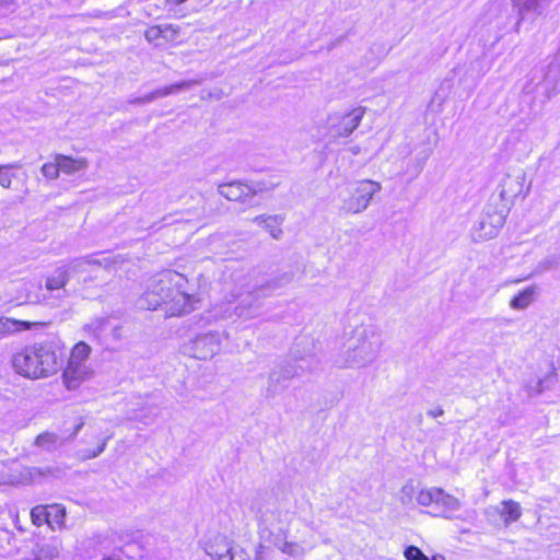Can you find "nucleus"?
<instances>
[{
  "mask_svg": "<svg viewBox=\"0 0 560 560\" xmlns=\"http://www.w3.org/2000/svg\"><path fill=\"white\" fill-rule=\"evenodd\" d=\"M536 293H537L536 285L527 287L526 289L520 291L511 300L510 306L513 310H525L534 302Z\"/></svg>",
  "mask_w": 560,
  "mask_h": 560,
  "instance_id": "bb28decb",
  "label": "nucleus"
},
{
  "mask_svg": "<svg viewBox=\"0 0 560 560\" xmlns=\"http://www.w3.org/2000/svg\"><path fill=\"white\" fill-rule=\"evenodd\" d=\"M191 83L192 82H190V81H182V82H178V83L171 84L168 86L160 88V89H156V90L152 91L151 93L145 94L142 97L132 98V100L129 101V103L130 104H147V103H151V102H153L156 98L165 97V96H167L170 94L177 93V92H179L183 89H187L188 86H190Z\"/></svg>",
  "mask_w": 560,
  "mask_h": 560,
  "instance_id": "4468645a",
  "label": "nucleus"
},
{
  "mask_svg": "<svg viewBox=\"0 0 560 560\" xmlns=\"http://www.w3.org/2000/svg\"><path fill=\"white\" fill-rule=\"evenodd\" d=\"M541 88L548 97L560 92V68L558 65H550L541 82Z\"/></svg>",
  "mask_w": 560,
  "mask_h": 560,
  "instance_id": "4be33fe9",
  "label": "nucleus"
},
{
  "mask_svg": "<svg viewBox=\"0 0 560 560\" xmlns=\"http://www.w3.org/2000/svg\"><path fill=\"white\" fill-rule=\"evenodd\" d=\"M440 495H442V488H421L417 492V503L429 508L430 513L433 515Z\"/></svg>",
  "mask_w": 560,
  "mask_h": 560,
  "instance_id": "b1692460",
  "label": "nucleus"
},
{
  "mask_svg": "<svg viewBox=\"0 0 560 560\" xmlns=\"http://www.w3.org/2000/svg\"><path fill=\"white\" fill-rule=\"evenodd\" d=\"M108 260H100L94 256L79 257L72 259L65 269L69 270V276L80 275L84 272H91L95 267H101L103 265L107 266Z\"/></svg>",
  "mask_w": 560,
  "mask_h": 560,
  "instance_id": "2eb2a0df",
  "label": "nucleus"
},
{
  "mask_svg": "<svg viewBox=\"0 0 560 560\" xmlns=\"http://www.w3.org/2000/svg\"><path fill=\"white\" fill-rule=\"evenodd\" d=\"M179 34V28L177 26H174L172 24H165L163 25V34L162 39L165 42H174L177 39Z\"/></svg>",
  "mask_w": 560,
  "mask_h": 560,
  "instance_id": "4c0bfd02",
  "label": "nucleus"
},
{
  "mask_svg": "<svg viewBox=\"0 0 560 560\" xmlns=\"http://www.w3.org/2000/svg\"><path fill=\"white\" fill-rule=\"evenodd\" d=\"M82 427H83V422L81 421L79 424L75 425L73 433L69 436L68 440L74 439L78 435V433L80 432V430L82 429Z\"/></svg>",
  "mask_w": 560,
  "mask_h": 560,
  "instance_id": "c03bdc74",
  "label": "nucleus"
},
{
  "mask_svg": "<svg viewBox=\"0 0 560 560\" xmlns=\"http://www.w3.org/2000/svg\"><path fill=\"white\" fill-rule=\"evenodd\" d=\"M63 518H65V516H61V513L52 512V516H51L52 524L54 523L61 524Z\"/></svg>",
  "mask_w": 560,
  "mask_h": 560,
  "instance_id": "37998d69",
  "label": "nucleus"
},
{
  "mask_svg": "<svg viewBox=\"0 0 560 560\" xmlns=\"http://www.w3.org/2000/svg\"><path fill=\"white\" fill-rule=\"evenodd\" d=\"M273 187V184L267 185L265 182H252L250 184H247L234 180L219 185L218 191L229 200L240 201L252 206L254 203V198L258 194L270 190Z\"/></svg>",
  "mask_w": 560,
  "mask_h": 560,
  "instance_id": "6e6552de",
  "label": "nucleus"
},
{
  "mask_svg": "<svg viewBox=\"0 0 560 560\" xmlns=\"http://www.w3.org/2000/svg\"><path fill=\"white\" fill-rule=\"evenodd\" d=\"M90 346L81 341L73 347L68 362H73L77 364H86V360L90 355Z\"/></svg>",
  "mask_w": 560,
  "mask_h": 560,
  "instance_id": "7c9ffc66",
  "label": "nucleus"
},
{
  "mask_svg": "<svg viewBox=\"0 0 560 560\" xmlns=\"http://www.w3.org/2000/svg\"><path fill=\"white\" fill-rule=\"evenodd\" d=\"M420 488H417L412 485V482H408L402 486L400 490V501L405 505L412 504L413 501L417 502V492Z\"/></svg>",
  "mask_w": 560,
  "mask_h": 560,
  "instance_id": "72a5a7b5",
  "label": "nucleus"
},
{
  "mask_svg": "<svg viewBox=\"0 0 560 560\" xmlns=\"http://www.w3.org/2000/svg\"><path fill=\"white\" fill-rule=\"evenodd\" d=\"M103 560H118V559L113 558V557H108V558H105V559H103Z\"/></svg>",
  "mask_w": 560,
  "mask_h": 560,
  "instance_id": "de8ad7c7",
  "label": "nucleus"
},
{
  "mask_svg": "<svg viewBox=\"0 0 560 560\" xmlns=\"http://www.w3.org/2000/svg\"><path fill=\"white\" fill-rule=\"evenodd\" d=\"M63 357V351L56 343L40 342L16 352L12 357V366L27 378L48 377L60 370Z\"/></svg>",
  "mask_w": 560,
  "mask_h": 560,
  "instance_id": "20e7f679",
  "label": "nucleus"
},
{
  "mask_svg": "<svg viewBox=\"0 0 560 560\" xmlns=\"http://www.w3.org/2000/svg\"><path fill=\"white\" fill-rule=\"evenodd\" d=\"M505 223L504 210L488 206L472 229V238L482 242L495 237Z\"/></svg>",
  "mask_w": 560,
  "mask_h": 560,
  "instance_id": "1a4fd4ad",
  "label": "nucleus"
},
{
  "mask_svg": "<svg viewBox=\"0 0 560 560\" xmlns=\"http://www.w3.org/2000/svg\"><path fill=\"white\" fill-rule=\"evenodd\" d=\"M407 560H429V558L416 546H409L405 550Z\"/></svg>",
  "mask_w": 560,
  "mask_h": 560,
  "instance_id": "58836bf2",
  "label": "nucleus"
},
{
  "mask_svg": "<svg viewBox=\"0 0 560 560\" xmlns=\"http://www.w3.org/2000/svg\"><path fill=\"white\" fill-rule=\"evenodd\" d=\"M518 8V21L516 23V30L520 26L522 20H524L527 13L534 15H541L546 8L549 5L550 0H514Z\"/></svg>",
  "mask_w": 560,
  "mask_h": 560,
  "instance_id": "a211bd4d",
  "label": "nucleus"
},
{
  "mask_svg": "<svg viewBox=\"0 0 560 560\" xmlns=\"http://www.w3.org/2000/svg\"><path fill=\"white\" fill-rule=\"evenodd\" d=\"M221 342L222 335L218 331L199 334L187 346L186 351L198 360H208L220 351Z\"/></svg>",
  "mask_w": 560,
  "mask_h": 560,
  "instance_id": "9d476101",
  "label": "nucleus"
},
{
  "mask_svg": "<svg viewBox=\"0 0 560 560\" xmlns=\"http://www.w3.org/2000/svg\"><path fill=\"white\" fill-rule=\"evenodd\" d=\"M292 280L291 276L283 275L281 278L268 280L265 283H252L248 276L240 278V282L231 290V299L224 308H214L210 312L209 318H232L244 317L255 318L261 315V300L283 284Z\"/></svg>",
  "mask_w": 560,
  "mask_h": 560,
  "instance_id": "f03ea898",
  "label": "nucleus"
},
{
  "mask_svg": "<svg viewBox=\"0 0 560 560\" xmlns=\"http://www.w3.org/2000/svg\"><path fill=\"white\" fill-rule=\"evenodd\" d=\"M257 518L259 522L261 538H266L267 534L271 535L273 529L279 532L283 530V512L273 504L261 505L257 511Z\"/></svg>",
  "mask_w": 560,
  "mask_h": 560,
  "instance_id": "9b49d317",
  "label": "nucleus"
},
{
  "mask_svg": "<svg viewBox=\"0 0 560 560\" xmlns=\"http://www.w3.org/2000/svg\"><path fill=\"white\" fill-rule=\"evenodd\" d=\"M497 511L506 526L516 522L522 515V508L520 503L513 500L503 501L501 506L497 508Z\"/></svg>",
  "mask_w": 560,
  "mask_h": 560,
  "instance_id": "393cba45",
  "label": "nucleus"
},
{
  "mask_svg": "<svg viewBox=\"0 0 560 560\" xmlns=\"http://www.w3.org/2000/svg\"><path fill=\"white\" fill-rule=\"evenodd\" d=\"M42 173L46 178L55 179L58 177L61 170L59 167L58 155L56 156L55 162L45 163L42 166Z\"/></svg>",
  "mask_w": 560,
  "mask_h": 560,
  "instance_id": "c9c22d12",
  "label": "nucleus"
},
{
  "mask_svg": "<svg viewBox=\"0 0 560 560\" xmlns=\"http://www.w3.org/2000/svg\"><path fill=\"white\" fill-rule=\"evenodd\" d=\"M524 177L506 176L502 183L500 197L502 200L512 199L522 192Z\"/></svg>",
  "mask_w": 560,
  "mask_h": 560,
  "instance_id": "a878e982",
  "label": "nucleus"
},
{
  "mask_svg": "<svg viewBox=\"0 0 560 560\" xmlns=\"http://www.w3.org/2000/svg\"><path fill=\"white\" fill-rule=\"evenodd\" d=\"M199 546L211 560H250L243 549L233 548L232 541L215 530L207 532Z\"/></svg>",
  "mask_w": 560,
  "mask_h": 560,
  "instance_id": "423d86ee",
  "label": "nucleus"
},
{
  "mask_svg": "<svg viewBox=\"0 0 560 560\" xmlns=\"http://www.w3.org/2000/svg\"><path fill=\"white\" fill-rule=\"evenodd\" d=\"M162 34H163V25H154V26H150L144 32V37L149 43L159 44V40L162 39Z\"/></svg>",
  "mask_w": 560,
  "mask_h": 560,
  "instance_id": "e433bc0d",
  "label": "nucleus"
},
{
  "mask_svg": "<svg viewBox=\"0 0 560 560\" xmlns=\"http://www.w3.org/2000/svg\"><path fill=\"white\" fill-rule=\"evenodd\" d=\"M52 512L61 513V516H66V511L60 505H49V506H35L31 511V518L34 525L40 526L44 523H47L49 526L52 527Z\"/></svg>",
  "mask_w": 560,
  "mask_h": 560,
  "instance_id": "6ab92c4d",
  "label": "nucleus"
},
{
  "mask_svg": "<svg viewBox=\"0 0 560 560\" xmlns=\"http://www.w3.org/2000/svg\"><path fill=\"white\" fill-rule=\"evenodd\" d=\"M106 444H107V440L103 441L102 444L95 451H93L90 455H88V458H95L100 454H102L106 447Z\"/></svg>",
  "mask_w": 560,
  "mask_h": 560,
  "instance_id": "ea45409f",
  "label": "nucleus"
},
{
  "mask_svg": "<svg viewBox=\"0 0 560 560\" xmlns=\"http://www.w3.org/2000/svg\"><path fill=\"white\" fill-rule=\"evenodd\" d=\"M66 441V439H61L55 433L44 432L36 438V445L51 451L63 445Z\"/></svg>",
  "mask_w": 560,
  "mask_h": 560,
  "instance_id": "c85d7f7f",
  "label": "nucleus"
},
{
  "mask_svg": "<svg viewBox=\"0 0 560 560\" xmlns=\"http://www.w3.org/2000/svg\"><path fill=\"white\" fill-rule=\"evenodd\" d=\"M88 331L93 332L96 338H106L109 335L114 339L120 338L119 327L112 324L108 318H94L90 324L85 325Z\"/></svg>",
  "mask_w": 560,
  "mask_h": 560,
  "instance_id": "dca6fc26",
  "label": "nucleus"
},
{
  "mask_svg": "<svg viewBox=\"0 0 560 560\" xmlns=\"http://www.w3.org/2000/svg\"><path fill=\"white\" fill-rule=\"evenodd\" d=\"M382 190L378 182L371 179L353 180L338 189L339 210L346 214H359L365 211L374 195Z\"/></svg>",
  "mask_w": 560,
  "mask_h": 560,
  "instance_id": "39448f33",
  "label": "nucleus"
},
{
  "mask_svg": "<svg viewBox=\"0 0 560 560\" xmlns=\"http://www.w3.org/2000/svg\"><path fill=\"white\" fill-rule=\"evenodd\" d=\"M350 150H351V152H352L353 154H358V153L360 152V148H359V147H357V145H355V147H352Z\"/></svg>",
  "mask_w": 560,
  "mask_h": 560,
  "instance_id": "49530a36",
  "label": "nucleus"
},
{
  "mask_svg": "<svg viewBox=\"0 0 560 560\" xmlns=\"http://www.w3.org/2000/svg\"><path fill=\"white\" fill-rule=\"evenodd\" d=\"M428 155H425L416 166L415 168V172H413V177L418 176L420 174V172L422 171L423 168V164H424V161L427 160Z\"/></svg>",
  "mask_w": 560,
  "mask_h": 560,
  "instance_id": "79ce46f5",
  "label": "nucleus"
},
{
  "mask_svg": "<svg viewBox=\"0 0 560 560\" xmlns=\"http://www.w3.org/2000/svg\"><path fill=\"white\" fill-rule=\"evenodd\" d=\"M187 0H165V3L166 5L168 7H173V5H179L184 2H186Z\"/></svg>",
  "mask_w": 560,
  "mask_h": 560,
  "instance_id": "a18cd8bd",
  "label": "nucleus"
},
{
  "mask_svg": "<svg viewBox=\"0 0 560 560\" xmlns=\"http://www.w3.org/2000/svg\"><path fill=\"white\" fill-rule=\"evenodd\" d=\"M59 167L61 173L67 175H74L77 173L84 172L88 166V160L84 158L72 159L62 154L58 155Z\"/></svg>",
  "mask_w": 560,
  "mask_h": 560,
  "instance_id": "5701e85b",
  "label": "nucleus"
},
{
  "mask_svg": "<svg viewBox=\"0 0 560 560\" xmlns=\"http://www.w3.org/2000/svg\"><path fill=\"white\" fill-rule=\"evenodd\" d=\"M42 325L40 323H33L26 320H19L10 317L0 318V337H7L22 330H28L34 326Z\"/></svg>",
  "mask_w": 560,
  "mask_h": 560,
  "instance_id": "aec40b11",
  "label": "nucleus"
},
{
  "mask_svg": "<svg viewBox=\"0 0 560 560\" xmlns=\"http://www.w3.org/2000/svg\"><path fill=\"white\" fill-rule=\"evenodd\" d=\"M51 474L50 469H42L38 467H25L22 471V478L26 482H38L43 477Z\"/></svg>",
  "mask_w": 560,
  "mask_h": 560,
  "instance_id": "473e14b6",
  "label": "nucleus"
},
{
  "mask_svg": "<svg viewBox=\"0 0 560 560\" xmlns=\"http://www.w3.org/2000/svg\"><path fill=\"white\" fill-rule=\"evenodd\" d=\"M92 370L86 364L68 362L63 370V383L68 389H75L82 382L90 378Z\"/></svg>",
  "mask_w": 560,
  "mask_h": 560,
  "instance_id": "f8f14e48",
  "label": "nucleus"
},
{
  "mask_svg": "<svg viewBox=\"0 0 560 560\" xmlns=\"http://www.w3.org/2000/svg\"><path fill=\"white\" fill-rule=\"evenodd\" d=\"M365 114L362 106L353 107L348 112H336L327 118L328 143L339 138L349 137L360 125Z\"/></svg>",
  "mask_w": 560,
  "mask_h": 560,
  "instance_id": "0eeeda50",
  "label": "nucleus"
},
{
  "mask_svg": "<svg viewBox=\"0 0 560 560\" xmlns=\"http://www.w3.org/2000/svg\"><path fill=\"white\" fill-rule=\"evenodd\" d=\"M283 221H284V218L281 215H278V214H276V215L262 214V215L255 217L253 219V222H255L256 224H258L260 226H264L270 233V235L276 240L280 238V236L282 234L281 224L283 223Z\"/></svg>",
  "mask_w": 560,
  "mask_h": 560,
  "instance_id": "412c9836",
  "label": "nucleus"
},
{
  "mask_svg": "<svg viewBox=\"0 0 560 560\" xmlns=\"http://www.w3.org/2000/svg\"><path fill=\"white\" fill-rule=\"evenodd\" d=\"M19 167H21L19 163L0 165V186L9 188L14 177L10 170Z\"/></svg>",
  "mask_w": 560,
  "mask_h": 560,
  "instance_id": "f704fd0d",
  "label": "nucleus"
},
{
  "mask_svg": "<svg viewBox=\"0 0 560 560\" xmlns=\"http://www.w3.org/2000/svg\"><path fill=\"white\" fill-rule=\"evenodd\" d=\"M273 545L283 553L291 557H301L304 555V549L295 542L285 541L280 536H277Z\"/></svg>",
  "mask_w": 560,
  "mask_h": 560,
  "instance_id": "c756f323",
  "label": "nucleus"
},
{
  "mask_svg": "<svg viewBox=\"0 0 560 560\" xmlns=\"http://www.w3.org/2000/svg\"><path fill=\"white\" fill-rule=\"evenodd\" d=\"M187 283L186 277L177 271H161L149 279L139 304L149 310L163 306L167 316L187 314L199 302L186 290Z\"/></svg>",
  "mask_w": 560,
  "mask_h": 560,
  "instance_id": "f257e3e1",
  "label": "nucleus"
},
{
  "mask_svg": "<svg viewBox=\"0 0 560 560\" xmlns=\"http://www.w3.org/2000/svg\"><path fill=\"white\" fill-rule=\"evenodd\" d=\"M460 509V501L442 489L433 516L452 518L454 513Z\"/></svg>",
  "mask_w": 560,
  "mask_h": 560,
  "instance_id": "f3484780",
  "label": "nucleus"
},
{
  "mask_svg": "<svg viewBox=\"0 0 560 560\" xmlns=\"http://www.w3.org/2000/svg\"><path fill=\"white\" fill-rule=\"evenodd\" d=\"M382 345V335L375 325L354 326L346 332V341L336 364L340 368L368 366L377 358Z\"/></svg>",
  "mask_w": 560,
  "mask_h": 560,
  "instance_id": "7ed1b4c3",
  "label": "nucleus"
},
{
  "mask_svg": "<svg viewBox=\"0 0 560 560\" xmlns=\"http://www.w3.org/2000/svg\"><path fill=\"white\" fill-rule=\"evenodd\" d=\"M444 413V410L442 408H435V409H430L428 411V416L432 417V418H438L440 416H442Z\"/></svg>",
  "mask_w": 560,
  "mask_h": 560,
  "instance_id": "a19ab883",
  "label": "nucleus"
},
{
  "mask_svg": "<svg viewBox=\"0 0 560 560\" xmlns=\"http://www.w3.org/2000/svg\"><path fill=\"white\" fill-rule=\"evenodd\" d=\"M556 373L553 371H549L544 378L536 381L535 386L529 385V393L532 395H538L545 389L550 388L556 383Z\"/></svg>",
  "mask_w": 560,
  "mask_h": 560,
  "instance_id": "2f4dec72",
  "label": "nucleus"
},
{
  "mask_svg": "<svg viewBox=\"0 0 560 560\" xmlns=\"http://www.w3.org/2000/svg\"><path fill=\"white\" fill-rule=\"evenodd\" d=\"M69 279V270L65 269V267H59L51 276L47 277L45 287L48 291L60 290L65 288Z\"/></svg>",
  "mask_w": 560,
  "mask_h": 560,
  "instance_id": "cd10ccee",
  "label": "nucleus"
},
{
  "mask_svg": "<svg viewBox=\"0 0 560 560\" xmlns=\"http://www.w3.org/2000/svg\"><path fill=\"white\" fill-rule=\"evenodd\" d=\"M315 362L314 358H311L310 360L301 359L299 361H295V364L293 366L284 368L280 372L273 371L269 380L270 382H279L282 380H289L295 376H300L305 371H311L314 369L312 365Z\"/></svg>",
  "mask_w": 560,
  "mask_h": 560,
  "instance_id": "ddd939ff",
  "label": "nucleus"
}]
</instances>
